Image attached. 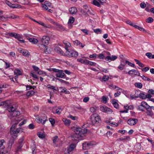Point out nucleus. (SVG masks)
Instances as JSON below:
<instances>
[{
    "label": "nucleus",
    "instance_id": "58",
    "mask_svg": "<svg viewBox=\"0 0 154 154\" xmlns=\"http://www.w3.org/2000/svg\"><path fill=\"white\" fill-rule=\"evenodd\" d=\"M97 55L96 54H94L90 55L89 57L90 58H96L97 57Z\"/></svg>",
    "mask_w": 154,
    "mask_h": 154
},
{
    "label": "nucleus",
    "instance_id": "57",
    "mask_svg": "<svg viewBox=\"0 0 154 154\" xmlns=\"http://www.w3.org/2000/svg\"><path fill=\"white\" fill-rule=\"evenodd\" d=\"M103 102L105 103L107 102V98L105 96H103L102 97V100Z\"/></svg>",
    "mask_w": 154,
    "mask_h": 154
},
{
    "label": "nucleus",
    "instance_id": "27",
    "mask_svg": "<svg viewBox=\"0 0 154 154\" xmlns=\"http://www.w3.org/2000/svg\"><path fill=\"white\" fill-rule=\"evenodd\" d=\"M146 55L149 58L154 59V54H152V53H147L146 54Z\"/></svg>",
    "mask_w": 154,
    "mask_h": 154
},
{
    "label": "nucleus",
    "instance_id": "11",
    "mask_svg": "<svg viewBox=\"0 0 154 154\" xmlns=\"http://www.w3.org/2000/svg\"><path fill=\"white\" fill-rule=\"evenodd\" d=\"M51 5V3L49 2L46 1L44 3L42 4V7L43 9L45 10H47L48 8L50 7Z\"/></svg>",
    "mask_w": 154,
    "mask_h": 154
},
{
    "label": "nucleus",
    "instance_id": "30",
    "mask_svg": "<svg viewBox=\"0 0 154 154\" xmlns=\"http://www.w3.org/2000/svg\"><path fill=\"white\" fill-rule=\"evenodd\" d=\"M14 143V141L13 140H10L9 143H8V151H9L10 150L11 146Z\"/></svg>",
    "mask_w": 154,
    "mask_h": 154
},
{
    "label": "nucleus",
    "instance_id": "18",
    "mask_svg": "<svg viewBox=\"0 0 154 154\" xmlns=\"http://www.w3.org/2000/svg\"><path fill=\"white\" fill-rule=\"evenodd\" d=\"M54 25L56 27L59 28L60 30H65L64 27L62 25L58 23L55 22Z\"/></svg>",
    "mask_w": 154,
    "mask_h": 154
},
{
    "label": "nucleus",
    "instance_id": "50",
    "mask_svg": "<svg viewBox=\"0 0 154 154\" xmlns=\"http://www.w3.org/2000/svg\"><path fill=\"white\" fill-rule=\"evenodd\" d=\"M105 60H106L109 62H110L111 61H112V56L111 57L109 56H107L106 57Z\"/></svg>",
    "mask_w": 154,
    "mask_h": 154
},
{
    "label": "nucleus",
    "instance_id": "10",
    "mask_svg": "<svg viewBox=\"0 0 154 154\" xmlns=\"http://www.w3.org/2000/svg\"><path fill=\"white\" fill-rule=\"evenodd\" d=\"M100 109L103 112H106L108 113H111L112 112V110L105 106H101Z\"/></svg>",
    "mask_w": 154,
    "mask_h": 154
},
{
    "label": "nucleus",
    "instance_id": "7",
    "mask_svg": "<svg viewBox=\"0 0 154 154\" xmlns=\"http://www.w3.org/2000/svg\"><path fill=\"white\" fill-rule=\"evenodd\" d=\"M152 109L154 110V106H150L149 107L146 109V113L148 116L152 117L154 116V113L152 111Z\"/></svg>",
    "mask_w": 154,
    "mask_h": 154
},
{
    "label": "nucleus",
    "instance_id": "28",
    "mask_svg": "<svg viewBox=\"0 0 154 154\" xmlns=\"http://www.w3.org/2000/svg\"><path fill=\"white\" fill-rule=\"evenodd\" d=\"M29 52L27 50H24L22 54L24 56L28 57L29 56Z\"/></svg>",
    "mask_w": 154,
    "mask_h": 154
},
{
    "label": "nucleus",
    "instance_id": "37",
    "mask_svg": "<svg viewBox=\"0 0 154 154\" xmlns=\"http://www.w3.org/2000/svg\"><path fill=\"white\" fill-rule=\"evenodd\" d=\"M38 23L39 24L42 25V26L44 27H45L47 28H49V26H47L45 23H44L43 22H41V21H37V23Z\"/></svg>",
    "mask_w": 154,
    "mask_h": 154
},
{
    "label": "nucleus",
    "instance_id": "14",
    "mask_svg": "<svg viewBox=\"0 0 154 154\" xmlns=\"http://www.w3.org/2000/svg\"><path fill=\"white\" fill-rule=\"evenodd\" d=\"M65 75L63 72V71L62 70H60L59 72L56 73L55 74L56 76L57 77L60 78H63L65 76Z\"/></svg>",
    "mask_w": 154,
    "mask_h": 154
},
{
    "label": "nucleus",
    "instance_id": "59",
    "mask_svg": "<svg viewBox=\"0 0 154 154\" xmlns=\"http://www.w3.org/2000/svg\"><path fill=\"white\" fill-rule=\"evenodd\" d=\"M140 6L141 8H143L146 7V5L144 2H142L140 4Z\"/></svg>",
    "mask_w": 154,
    "mask_h": 154
},
{
    "label": "nucleus",
    "instance_id": "51",
    "mask_svg": "<svg viewBox=\"0 0 154 154\" xmlns=\"http://www.w3.org/2000/svg\"><path fill=\"white\" fill-rule=\"evenodd\" d=\"M49 121L51 124L53 126L55 122L54 120L53 119L50 118L49 119Z\"/></svg>",
    "mask_w": 154,
    "mask_h": 154
},
{
    "label": "nucleus",
    "instance_id": "44",
    "mask_svg": "<svg viewBox=\"0 0 154 154\" xmlns=\"http://www.w3.org/2000/svg\"><path fill=\"white\" fill-rule=\"evenodd\" d=\"M43 121V124L45 123L46 121L47 120V118L45 116H43L41 117Z\"/></svg>",
    "mask_w": 154,
    "mask_h": 154
},
{
    "label": "nucleus",
    "instance_id": "41",
    "mask_svg": "<svg viewBox=\"0 0 154 154\" xmlns=\"http://www.w3.org/2000/svg\"><path fill=\"white\" fill-rule=\"evenodd\" d=\"M41 117H38L36 118V121L38 123H43V121Z\"/></svg>",
    "mask_w": 154,
    "mask_h": 154
},
{
    "label": "nucleus",
    "instance_id": "49",
    "mask_svg": "<svg viewBox=\"0 0 154 154\" xmlns=\"http://www.w3.org/2000/svg\"><path fill=\"white\" fill-rule=\"evenodd\" d=\"M74 20L75 19L74 17H70L68 23H69L71 24L72 23H74Z\"/></svg>",
    "mask_w": 154,
    "mask_h": 154
},
{
    "label": "nucleus",
    "instance_id": "47",
    "mask_svg": "<svg viewBox=\"0 0 154 154\" xmlns=\"http://www.w3.org/2000/svg\"><path fill=\"white\" fill-rule=\"evenodd\" d=\"M55 79L58 80L59 81H60L62 83H64L66 84H69V82L65 81L62 79H59L57 78H55Z\"/></svg>",
    "mask_w": 154,
    "mask_h": 154
},
{
    "label": "nucleus",
    "instance_id": "17",
    "mask_svg": "<svg viewBox=\"0 0 154 154\" xmlns=\"http://www.w3.org/2000/svg\"><path fill=\"white\" fill-rule=\"evenodd\" d=\"M15 38L17 39L21 43H24L25 41L23 39V36L22 35L19 34H17Z\"/></svg>",
    "mask_w": 154,
    "mask_h": 154
},
{
    "label": "nucleus",
    "instance_id": "21",
    "mask_svg": "<svg viewBox=\"0 0 154 154\" xmlns=\"http://www.w3.org/2000/svg\"><path fill=\"white\" fill-rule=\"evenodd\" d=\"M91 3L98 7H101V4L96 0H92Z\"/></svg>",
    "mask_w": 154,
    "mask_h": 154
},
{
    "label": "nucleus",
    "instance_id": "43",
    "mask_svg": "<svg viewBox=\"0 0 154 154\" xmlns=\"http://www.w3.org/2000/svg\"><path fill=\"white\" fill-rule=\"evenodd\" d=\"M35 93V92L34 91H30L28 92L26 94L27 96H30L34 95Z\"/></svg>",
    "mask_w": 154,
    "mask_h": 154
},
{
    "label": "nucleus",
    "instance_id": "31",
    "mask_svg": "<svg viewBox=\"0 0 154 154\" xmlns=\"http://www.w3.org/2000/svg\"><path fill=\"white\" fill-rule=\"evenodd\" d=\"M39 71L38 72H37V73L39 75H42L43 76L47 75V74L46 72L41 70L40 69Z\"/></svg>",
    "mask_w": 154,
    "mask_h": 154
},
{
    "label": "nucleus",
    "instance_id": "54",
    "mask_svg": "<svg viewBox=\"0 0 154 154\" xmlns=\"http://www.w3.org/2000/svg\"><path fill=\"white\" fill-rule=\"evenodd\" d=\"M119 91L120 90H118V91H117L116 93L114 94V96L115 97H118L120 95L121 92V91Z\"/></svg>",
    "mask_w": 154,
    "mask_h": 154
},
{
    "label": "nucleus",
    "instance_id": "6",
    "mask_svg": "<svg viewBox=\"0 0 154 154\" xmlns=\"http://www.w3.org/2000/svg\"><path fill=\"white\" fill-rule=\"evenodd\" d=\"M93 144L91 142H85L82 143V148L84 150H88L91 148Z\"/></svg>",
    "mask_w": 154,
    "mask_h": 154
},
{
    "label": "nucleus",
    "instance_id": "15",
    "mask_svg": "<svg viewBox=\"0 0 154 154\" xmlns=\"http://www.w3.org/2000/svg\"><path fill=\"white\" fill-rule=\"evenodd\" d=\"M128 73L130 75L133 74L134 73L136 75L140 76L139 72L135 69H132L129 71Z\"/></svg>",
    "mask_w": 154,
    "mask_h": 154
},
{
    "label": "nucleus",
    "instance_id": "23",
    "mask_svg": "<svg viewBox=\"0 0 154 154\" xmlns=\"http://www.w3.org/2000/svg\"><path fill=\"white\" fill-rule=\"evenodd\" d=\"M26 37L30 42L32 43L33 44L37 43L38 42V41L37 40V39L36 38H28V37L26 36Z\"/></svg>",
    "mask_w": 154,
    "mask_h": 154
},
{
    "label": "nucleus",
    "instance_id": "26",
    "mask_svg": "<svg viewBox=\"0 0 154 154\" xmlns=\"http://www.w3.org/2000/svg\"><path fill=\"white\" fill-rule=\"evenodd\" d=\"M45 19L46 21H48L53 24L55 23V22L54 21V20L50 17H45Z\"/></svg>",
    "mask_w": 154,
    "mask_h": 154
},
{
    "label": "nucleus",
    "instance_id": "3",
    "mask_svg": "<svg viewBox=\"0 0 154 154\" xmlns=\"http://www.w3.org/2000/svg\"><path fill=\"white\" fill-rule=\"evenodd\" d=\"M91 120L92 124L95 126L98 125L101 121L100 117L97 113H94L91 115Z\"/></svg>",
    "mask_w": 154,
    "mask_h": 154
},
{
    "label": "nucleus",
    "instance_id": "45",
    "mask_svg": "<svg viewBox=\"0 0 154 154\" xmlns=\"http://www.w3.org/2000/svg\"><path fill=\"white\" fill-rule=\"evenodd\" d=\"M109 87H112V88H114L115 89H116V88H117V90H120L121 91L122 90V89H121V88H119L118 87H117L115 85H110L109 86Z\"/></svg>",
    "mask_w": 154,
    "mask_h": 154
},
{
    "label": "nucleus",
    "instance_id": "48",
    "mask_svg": "<svg viewBox=\"0 0 154 154\" xmlns=\"http://www.w3.org/2000/svg\"><path fill=\"white\" fill-rule=\"evenodd\" d=\"M94 31L95 33L97 34H99V33H101V31L100 29H94Z\"/></svg>",
    "mask_w": 154,
    "mask_h": 154
},
{
    "label": "nucleus",
    "instance_id": "19",
    "mask_svg": "<svg viewBox=\"0 0 154 154\" xmlns=\"http://www.w3.org/2000/svg\"><path fill=\"white\" fill-rule=\"evenodd\" d=\"M69 11L70 13L72 14H76L77 12V9L75 7H72L69 8Z\"/></svg>",
    "mask_w": 154,
    "mask_h": 154
},
{
    "label": "nucleus",
    "instance_id": "33",
    "mask_svg": "<svg viewBox=\"0 0 154 154\" xmlns=\"http://www.w3.org/2000/svg\"><path fill=\"white\" fill-rule=\"evenodd\" d=\"M67 117L73 120H75L78 119V118L77 117L73 116L71 114H69L68 116Z\"/></svg>",
    "mask_w": 154,
    "mask_h": 154
},
{
    "label": "nucleus",
    "instance_id": "8",
    "mask_svg": "<svg viewBox=\"0 0 154 154\" xmlns=\"http://www.w3.org/2000/svg\"><path fill=\"white\" fill-rule=\"evenodd\" d=\"M68 56L69 57H77L78 56V53L73 50H69L66 52Z\"/></svg>",
    "mask_w": 154,
    "mask_h": 154
},
{
    "label": "nucleus",
    "instance_id": "34",
    "mask_svg": "<svg viewBox=\"0 0 154 154\" xmlns=\"http://www.w3.org/2000/svg\"><path fill=\"white\" fill-rule=\"evenodd\" d=\"M14 74L17 75H20L22 74L21 71L18 69H16L14 70Z\"/></svg>",
    "mask_w": 154,
    "mask_h": 154
},
{
    "label": "nucleus",
    "instance_id": "56",
    "mask_svg": "<svg viewBox=\"0 0 154 154\" xmlns=\"http://www.w3.org/2000/svg\"><path fill=\"white\" fill-rule=\"evenodd\" d=\"M126 63H127L128 64L132 67H134V64L132 63L127 60H126Z\"/></svg>",
    "mask_w": 154,
    "mask_h": 154
},
{
    "label": "nucleus",
    "instance_id": "55",
    "mask_svg": "<svg viewBox=\"0 0 154 154\" xmlns=\"http://www.w3.org/2000/svg\"><path fill=\"white\" fill-rule=\"evenodd\" d=\"M139 69H140V68H139ZM142 71L143 72H146L148 71L149 69V67H145L141 69Z\"/></svg>",
    "mask_w": 154,
    "mask_h": 154
},
{
    "label": "nucleus",
    "instance_id": "32",
    "mask_svg": "<svg viewBox=\"0 0 154 154\" xmlns=\"http://www.w3.org/2000/svg\"><path fill=\"white\" fill-rule=\"evenodd\" d=\"M17 34L16 33L10 32L7 33L6 34V35L11 37H14L15 38Z\"/></svg>",
    "mask_w": 154,
    "mask_h": 154
},
{
    "label": "nucleus",
    "instance_id": "9",
    "mask_svg": "<svg viewBox=\"0 0 154 154\" xmlns=\"http://www.w3.org/2000/svg\"><path fill=\"white\" fill-rule=\"evenodd\" d=\"M40 46H41L42 48L44 49V52L46 54H50L52 51V49L51 48L45 45L41 44Z\"/></svg>",
    "mask_w": 154,
    "mask_h": 154
},
{
    "label": "nucleus",
    "instance_id": "20",
    "mask_svg": "<svg viewBox=\"0 0 154 154\" xmlns=\"http://www.w3.org/2000/svg\"><path fill=\"white\" fill-rule=\"evenodd\" d=\"M130 139L129 136H124L122 137L119 138L117 139L118 141H123L124 140H129Z\"/></svg>",
    "mask_w": 154,
    "mask_h": 154
},
{
    "label": "nucleus",
    "instance_id": "1",
    "mask_svg": "<svg viewBox=\"0 0 154 154\" xmlns=\"http://www.w3.org/2000/svg\"><path fill=\"white\" fill-rule=\"evenodd\" d=\"M72 129L75 132V134L72 136V140L73 141L82 140L84 134L87 132V130L85 128L82 129L79 127H74Z\"/></svg>",
    "mask_w": 154,
    "mask_h": 154
},
{
    "label": "nucleus",
    "instance_id": "35",
    "mask_svg": "<svg viewBox=\"0 0 154 154\" xmlns=\"http://www.w3.org/2000/svg\"><path fill=\"white\" fill-rule=\"evenodd\" d=\"M37 135L38 136L41 138H43L45 137V134L42 132H38Z\"/></svg>",
    "mask_w": 154,
    "mask_h": 154
},
{
    "label": "nucleus",
    "instance_id": "63",
    "mask_svg": "<svg viewBox=\"0 0 154 154\" xmlns=\"http://www.w3.org/2000/svg\"><path fill=\"white\" fill-rule=\"evenodd\" d=\"M79 42H80L77 40H76L75 41H73V44L76 46H78Z\"/></svg>",
    "mask_w": 154,
    "mask_h": 154
},
{
    "label": "nucleus",
    "instance_id": "36",
    "mask_svg": "<svg viewBox=\"0 0 154 154\" xmlns=\"http://www.w3.org/2000/svg\"><path fill=\"white\" fill-rule=\"evenodd\" d=\"M153 19L152 17H149L146 20V21L148 23H151L153 22Z\"/></svg>",
    "mask_w": 154,
    "mask_h": 154
},
{
    "label": "nucleus",
    "instance_id": "22",
    "mask_svg": "<svg viewBox=\"0 0 154 154\" xmlns=\"http://www.w3.org/2000/svg\"><path fill=\"white\" fill-rule=\"evenodd\" d=\"M62 120L66 125L69 126L70 125L71 121L70 120L65 118H63L62 119Z\"/></svg>",
    "mask_w": 154,
    "mask_h": 154
},
{
    "label": "nucleus",
    "instance_id": "42",
    "mask_svg": "<svg viewBox=\"0 0 154 154\" xmlns=\"http://www.w3.org/2000/svg\"><path fill=\"white\" fill-rule=\"evenodd\" d=\"M62 109L60 107H59L56 110V113L58 115H60L62 111Z\"/></svg>",
    "mask_w": 154,
    "mask_h": 154
},
{
    "label": "nucleus",
    "instance_id": "25",
    "mask_svg": "<svg viewBox=\"0 0 154 154\" xmlns=\"http://www.w3.org/2000/svg\"><path fill=\"white\" fill-rule=\"evenodd\" d=\"M63 44L65 45V49L68 51H69L68 48L71 46V44L69 42H64Z\"/></svg>",
    "mask_w": 154,
    "mask_h": 154
},
{
    "label": "nucleus",
    "instance_id": "29",
    "mask_svg": "<svg viewBox=\"0 0 154 154\" xmlns=\"http://www.w3.org/2000/svg\"><path fill=\"white\" fill-rule=\"evenodd\" d=\"M8 17L4 16L3 15L0 16V20L2 21H5L7 20Z\"/></svg>",
    "mask_w": 154,
    "mask_h": 154
},
{
    "label": "nucleus",
    "instance_id": "46",
    "mask_svg": "<svg viewBox=\"0 0 154 154\" xmlns=\"http://www.w3.org/2000/svg\"><path fill=\"white\" fill-rule=\"evenodd\" d=\"M4 149H0V154H8L7 151Z\"/></svg>",
    "mask_w": 154,
    "mask_h": 154
},
{
    "label": "nucleus",
    "instance_id": "38",
    "mask_svg": "<svg viewBox=\"0 0 154 154\" xmlns=\"http://www.w3.org/2000/svg\"><path fill=\"white\" fill-rule=\"evenodd\" d=\"M145 95H146L144 94L141 93L139 94L138 97L142 99H145Z\"/></svg>",
    "mask_w": 154,
    "mask_h": 154
},
{
    "label": "nucleus",
    "instance_id": "53",
    "mask_svg": "<svg viewBox=\"0 0 154 154\" xmlns=\"http://www.w3.org/2000/svg\"><path fill=\"white\" fill-rule=\"evenodd\" d=\"M142 78L143 79L144 81H149L150 80V79L147 77H146L144 76V75H142L141 76Z\"/></svg>",
    "mask_w": 154,
    "mask_h": 154
},
{
    "label": "nucleus",
    "instance_id": "5",
    "mask_svg": "<svg viewBox=\"0 0 154 154\" xmlns=\"http://www.w3.org/2000/svg\"><path fill=\"white\" fill-rule=\"evenodd\" d=\"M149 106L146 102L142 101L140 105L138 106V109L142 112H144V108L146 109L149 107Z\"/></svg>",
    "mask_w": 154,
    "mask_h": 154
},
{
    "label": "nucleus",
    "instance_id": "61",
    "mask_svg": "<svg viewBox=\"0 0 154 154\" xmlns=\"http://www.w3.org/2000/svg\"><path fill=\"white\" fill-rule=\"evenodd\" d=\"M109 79V77L108 76L104 75L103 78V80L104 81H106L108 80Z\"/></svg>",
    "mask_w": 154,
    "mask_h": 154
},
{
    "label": "nucleus",
    "instance_id": "52",
    "mask_svg": "<svg viewBox=\"0 0 154 154\" xmlns=\"http://www.w3.org/2000/svg\"><path fill=\"white\" fill-rule=\"evenodd\" d=\"M56 49L57 50V52L60 54H63V52L60 48L59 47L56 48Z\"/></svg>",
    "mask_w": 154,
    "mask_h": 154
},
{
    "label": "nucleus",
    "instance_id": "24",
    "mask_svg": "<svg viewBox=\"0 0 154 154\" xmlns=\"http://www.w3.org/2000/svg\"><path fill=\"white\" fill-rule=\"evenodd\" d=\"M77 61L86 65L87 64V60L83 59L81 58H78L77 59Z\"/></svg>",
    "mask_w": 154,
    "mask_h": 154
},
{
    "label": "nucleus",
    "instance_id": "12",
    "mask_svg": "<svg viewBox=\"0 0 154 154\" xmlns=\"http://www.w3.org/2000/svg\"><path fill=\"white\" fill-rule=\"evenodd\" d=\"M49 40L50 38L49 37L44 35L42 37L41 41L43 44H45L44 45H48Z\"/></svg>",
    "mask_w": 154,
    "mask_h": 154
},
{
    "label": "nucleus",
    "instance_id": "60",
    "mask_svg": "<svg viewBox=\"0 0 154 154\" xmlns=\"http://www.w3.org/2000/svg\"><path fill=\"white\" fill-rule=\"evenodd\" d=\"M28 127L30 129H33L34 128L35 126L33 124H30L29 125Z\"/></svg>",
    "mask_w": 154,
    "mask_h": 154
},
{
    "label": "nucleus",
    "instance_id": "13",
    "mask_svg": "<svg viewBox=\"0 0 154 154\" xmlns=\"http://www.w3.org/2000/svg\"><path fill=\"white\" fill-rule=\"evenodd\" d=\"M138 122V120L135 119H130L127 121V123L130 125H134Z\"/></svg>",
    "mask_w": 154,
    "mask_h": 154
},
{
    "label": "nucleus",
    "instance_id": "39",
    "mask_svg": "<svg viewBox=\"0 0 154 154\" xmlns=\"http://www.w3.org/2000/svg\"><path fill=\"white\" fill-rule=\"evenodd\" d=\"M135 85L136 87L139 88H141L143 86L142 84L140 82L136 83L135 84Z\"/></svg>",
    "mask_w": 154,
    "mask_h": 154
},
{
    "label": "nucleus",
    "instance_id": "62",
    "mask_svg": "<svg viewBox=\"0 0 154 154\" xmlns=\"http://www.w3.org/2000/svg\"><path fill=\"white\" fill-rule=\"evenodd\" d=\"M32 68L35 71L37 72H38L39 71V70H40L38 67L35 66H33Z\"/></svg>",
    "mask_w": 154,
    "mask_h": 154
},
{
    "label": "nucleus",
    "instance_id": "4",
    "mask_svg": "<svg viewBox=\"0 0 154 154\" xmlns=\"http://www.w3.org/2000/svg\"><path fill=\"white\" fill-rule=\"evenodd\" d=\"M8 110L10 112V116L12 117L19 116L20 114V112L16 110V108L14 107L13 105L9 106Z\"/></svg>",
    "mask_w": 154,
    "mask_h": 154
},
{
    "label": "nucleus",
    "instance_id": "2",
    "mask_svg": "<svg viewBox=\"0 0 154 154\" xmlns=\"http://www.w3.org/2000/svg\"><path fill=\"white\" fill-rule=\"evenodd\" d=\"M18 123V121L17 122L14 123L13 122V125L11 128V134L13 138H15L17 137L18 133L20 132L23 131V129L20 128H15V125H17Z\"/></svg>",
    "mask_w": 154,
    "mask_h": 154
},
{
    "label": "nucleus",
    "instance_id": "40",
    "mask_svg": "<svg viewBox=\"0 0 154 154\" xmlns=\"http://www.w3.org/2000/svg\"><path fill=\"white\" fill-rule=\"evenodd\" d=\"M89 64L91 66H95L96 65V63L94 62L90 61L89 60H88V61L87 62V64L86 65H88Z\"/></svg>",
    "mask_w": 154,
    "mask_h": 154
},
{
    "label": "nucleus",
    "instance_id": "64",
    "mask_svg": "<svg viewBox=\"0 0 154 154\" xmlns=\"http://www.w3.org/2000/svg\"><path fill=\"white\" fill-rule=\"evenodd\" d=\"M89 100V98L88 97H85L83 100V101L84 102L86 103L88 102Z\"/></svg>",
    "mask_w": 154,
    "mask_h": 154
},
{
    "label": "nucleus",
    "instance_id": "16",
    "mask_svg": "<svg viewBox=\"0 0 154 154\" xmlns=\"http://www.w3.org/2000/svg\"><path fill=\"white\" fill-rule=\"evenodd\" d=\"M83 8L84 9V13H87L88 12L89 14L91 15H93L94 14L91 12L90 11V8L89 7L86 5H84Z\"/></svg>",
    "mask_w": 154,
    "mask_h": 154
}]
</instances>
